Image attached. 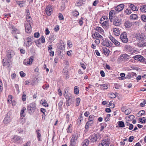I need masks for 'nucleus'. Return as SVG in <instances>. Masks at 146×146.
Segmentation results:
<instances>
[{
	"label": "nucleus",
	"instance_id": "nucleus-1",
	"mask_svg": "<svg viewBox=\"0 0 146 146\" xmlns=\"http://www.w3.org/2000/svg\"><path fill=\"white\" fill-rule=\"evenodd\" d=\"M80 136V134L79 133L75 132L72 136V138L70 141V144L69 146H75L76 142L78 138Z\"/></svg>",
	"mask_w": 146,
	"mask_h": 146
},
{
	"label": "nucleus",
	"instance_id": "nucleus-2",
	"mask_svg": "<svg viewBox=\"0 0 146 146\" xmlns=\"http://www.w3.org/2000/svg\"><path fill=\"white\" fill-rule=\"evenodd\" d=\"M101 138L100 135L99 133L94 134L89 137V139L91 140V142H94L99 140Z\"/></svg>",
	"mask_w": 146,
	"mask_h": 146
},
{
	"label": "nucleus",
	"instance_id": "nucleus-3",
	"mask_svg": "<svg viewBox=\"0 0 146 146\" xmlns=\"http://www.w3.org/2000/svg\"><path fill=\"white\" fill-rule=\"evenodd\" d=\"M134 37L137 40L143 41L146 39V37L144 34L141 33H134Z\"/></svg>",
	"mask_w": 146,
	"mask_h": 146
},
{
	"label": "nucleus",
	"instance_id": "nucleus-4",
	"mask_svg": "<svg viewBox=\"0 0 146 146\" xmlns=\"http://www.w3.org/2000/svg\"><path fill=\"white\" fill-rule=\"evenodd\" d=\"M36 109V106L35 103H32L30 104L28 107V112L30 114H32L35 111Z\"/></svg>",
	"mask_w": 146,
	"mask_h": 146
},
{
	"label": "nucleus",
	"instance_id": "nucleus-5",
	"mask_svg": "<svg viewBox=\"0 0 146 146\" xmlns=\"http://www.w3.org/2000/svg\"><path fill=\"white\" fill-rule=\"evenodd\" d=\"M122 20L119 17H115L113 19L112 21L114 25L119 26L121 24Z\"/></svg>",
	"mask_w": 146,
	"mask_h": 146
},
{
	"label": "nucleus",
	"instance_id": "nucleus-6",
	"mask_svg": "<svg viewBox=\"0 0 146 146\" xmlns=\"http://www.w3.org/2000/svg\"><path fill=\"white\" fill-rule=\"evenodd\" d=\"M110 143V139L106 137L102 141L101 144H99L98 146H109Z\"/></svg>",
	"mask_w": 146,
	"mask_h": 146
},
{
	"label": "nucleus",
	"instance_id": "nucleus-7",
	"mask_svg": "<svg viewBox=\"0 0 146 146\" xmlns=\"http://www.w3.org/2000/svg\"><path fill=\"white\" fill-rule=\"evenodd\" d=\"M11 33L16 38L18 39L17 36L15 35H16L20 34V31L19 30L17 29L15 27L13 26H12V28L11 30Z\"/></svg>",
	"mask_w": 146,
	"mask_h": 146
},
{
	"label": "nucleus",
	"instance_id": "nucleus-8",
	"mask_svg": "<svg viewBox=\"0 0 146 146\" xmlns=\"http://www.w3.org/2000/svg\"><path fill=\"white\" fill-rule=\"evenodd\" d=\"M120 38L123 43H126L128 42V39L127 37V34L126 33H123L121 35Z\"/></svg>",
	"mask_w": 146,
	"mask_h": 146
},
{
	"label": "nucleus",
	"instance_id": "nucleus-9",
	"mask_svg": "<svg viewBox=\"0 0 146 146\" xmlns=\"http://www.w3.org/2000/svg\"><path fill=\"white\" fill-rule=\"evenodd\" d=\"M25 27L26 32L27 33H30L31 31V26L30 23H25Z\"/></svg>",
	"mask_w": 146,
	"mask_h": 146
},
{
	"label": "nucleus",
	"instance_id": "nucleus-10",
	"mask_svg": "<svg viewBox=\"0 0 146 146\" xmlns=\"http://www.w3.org/2000/svg\"><path fill=\"white\" fill-rule=\"evenodd\" d=\"M129 55L127 54H123L120 56L118 59L122 61H125L129 59Z\"/></svg>",
	"mask_w": 146,
	"mask_h": 146
},
{
	"label": "nucleus",
	"instance_id": "nucleus-11",
	"mask_svg": "<svg viewBox=\"0 0 146 146\" xmlns=\"http://www.w3.org/2000/svg\"><path fill=\"white\" fill-rule=\"evenodd\" d=\"M45 11L48 15L50 16L51 15L52 13V9L51 5H48L46 7Z\"/></svg>",
	"mask_w": 146,
	"mask_h": 146
},
{
	"label": "nucleus",
	"instance_id": "nucleus-12",
	"mask_svg": "<svg viewBox=\"0 0 146 146\" xmlns=\"http://www.w3.org/2000/svg\"><path fill=\"white\" fill-rule=\"evenodd\" d=\"M102 44L103 45L109 47H111L113 44L112 43L108 40H104Z\"/></svg>",
	"mask_w": 146,
	"mask_h": 146
},
{
	"label": "nucleus",
	"instance_id": "nucleus-13",
	"mask_svg": "<svg viewBox=\"0 0 146 146\" xmlns=\"http://www.w3.org/2000/svg\"><path fill=\"white\" fill-rule=\"evenodd\" d=\"M92 37L94 38H100L102 40L103 38L102 36L100 35L98 32H95L92 35Z\"/></svg>",
	"mask_w": 146,
	"mask_h": 146
},
{
	"label": "nucleus",
	"instance_id": "nucleus-14",
	"mask_svg": "<svg viewBox=\"0 0 146 146\" xmlns=\"http://www.w3.org/2000/svg\"><path fill=\"white\" fill-rule=\"evenodd\" d=\"M115 11L114 10H111L109 12V17L110 21L112 22L113 17L115 16Z\"/></svg>",
	"mask_w": 146,
	"mask_h": 146
},
{
	"label": "nucleus",
	"instance_id": "nucleus-15",
	"mask_svg": "<svg viewBox=\"0 0 146 146\" xmlns=\"http://www.w3.org/2000/svg\"><path fill=\"white\" fill-rule=\"evenodd\" d=\"M133 57L135 60H137L141 62L145 61V58L143 56H141L140 55H137L134 56Z\"/></svg>",
	"mask_w": 146,
	"mask_h": 146
},
{
	"label": "nucleus",
	"instance_id": "nucleus-16",
	"mask_svg": "<svg viewBox=\"0 0 146 146\" xmlns=\"http://www.w3.org/2000/svg\"><path fill=\"white\" fill-rule=\"evenodd\" d=\"M109 38L111 41L115 46H118L120 45V43L112 36H111L110 37H109Z\"/></svg>",
	"mask_w": 146,
	"mask_h": 146
},
{
	"label": "nucleus",
	"instance_id": "nucleus-17",
	"mask_svg": "<svg viewBox=\"0 0 146 146\" xmlns=\"http://www.w3.org/2000/svg\"><path fill=\"white\" fill-rule=\"evenodd\" d=\"M124 5L123 4H120L117 5L115 8V9L118 12H119L122 11L124 8Z\"/></svg>",
	"mask_w": 146,
	"mask_h": 146
},
{
	"label": "nucleus",
	"instance_id": "nucleus-18",
	"mask_svg": "<svg viewBox=\"0 0 146 146\" xmlns=\"http://www.w3.org/2000/svg\"><path fill=\"white\" fill-rule=\"evenodd\" d=\"M9 58H8V59H4L3 60V65L4 66H6L8 68L9 66Z\"/></svg>",
	"mask_w": 146,
	"mask_h": 146
},
{
	"label": "nucleus",
	"instance_id": "nucleus-19",
	"mask_svg": "<svg viewBox=\"0 0 146 146\" xmlns=\"http://www.w3.org/2000/svg\"><path fill=\"white\" fill-rule=\"evenodd\" d=\"M100 24H101L102 26L104 29H107L109 27V25L108 22H102V23H100Z\"/></svg>",
	"mask_w": 146,
	"mask_h": 146
},
{
	"label": "nucleus",
	"instance_id": "nucleus-20",
	"mask_svg": "<svg viewBox=\"0 0 146 146\" xmlns=\"http://www.w3.org/2000/svg\"><path fill=\"white\" fill-rule=\"evenodd\" d=\"M113 31L115 35L116 36H118L120 34V31L119 29L118 28H113Z\"/></svg>",
	"mask_w": 146,
	"mask_h": 146
},
{
	"label": "nucleus",
	"instance_id": "nucleus-21",
	"mask_svg": "<svg viewBox=\"0 0 146 146\" xmlns=\"http://www.w3.org/2000/svg\"><path fill=\"white\" fill-rule=\"evenodd\" d=\"M26 110V108L25 107L23 108L21 110V111L20 114L22 117H23L25 116Z\"/></svg>",
	"mask_w": 146,
	"mask_h": 146
},
{
	"label": "nucleus",
	"instance_id": "nucleus-22",
	"mask_svg": "<svg viewBox=\"0 0 146 146\" xmlns=\"http://www.w3.org/2000/svg\"><path fill=\"white\" fill-rule=\"evenodd\" d=\"M95 29L98 32H99L102 34H103L104 33V30L100 27H96Z\"/></svg>",
	"mask_w": 146,
	"mask_h": 146
},
{
	"label": "nucleus",
	"instance_id": "nucleus-23",
	"mask_svg": "<svg viewBox=\"0 0 146 146\" xmlns=\"http://www.w3.org/2000/svg\"><path fill=\"white\" fill-rule=\"evenodd\" d=\"M40 103L45 107H47L48 106V105L47 102L44 99H42L40 101Z\"/></svg>",
	"mask_w": 146,
	"mask_h": 146
},
{
	"label": "nucleus",
	"instance_id": "nucleus-24",
	"mask_svg": "<svg viewBox=\"0 0 146 146\" xmlns=\"http://www.w3.org/2000/svg\"><path fill=\"white\" fill-rule=\"evenodd\" d=\"M25 2L24 1H17V3L21 7H23L25 5Z\"/></svg>",
	"mask_w": 146,
	"mask_h": 146
},
{
	"label": "nucleus",
	"instance_id": "nucleus-25",
	"mask_svg": "<svg viewBox=\"0 0 146 146\" xmlns=\"http://www.w3.org/2000/svg\"><path fill=\"white\" fill-rule=\"evenodd\" d=\"M108 84H103L100 85V88L103 90H106L108 88Z\"/></svg>",
	"mask_w": 146,
	"mask_h": 146
},
{
	"label": "nucleus",
	"instance_id": "nucleus-26",
	"mask_svg": "<svg viewBox=\"0 0 146 146\" xmlns=\"http://www.w3.org/2000/svg\"><path fill=\"white\" fill-rule=\"evenodd\" d=\"M67 90V88H66L65 89V97L67 99V101H70V99H71L72 98V97L71 96V95L70 96H68L67 95V94L66 93V90Z\"/></svg>",
	"mask_w": 146,
	"mask_h": 146
},
{
	"label": "nucleus",
	"instance_id": "nucleus-27",
	"mask_svg": "<svg viewBox=\"0 0 146 146\" xmlns=\"http://www.w3.org/2000/svg\"><path fill=\"white\" fill-rule=\"evenodd\" d=\"M106 21L108 22V19L106 16H104L101 18L100 23H102L103 22H106Z\"/></svg>",
	"mask_w": 146,
	"mask_h": 146
},
{
	"label": "nucleus",
	"instance_id": "nucleus-28",
	"mask_svg": "<svg viewBox=\"0 0 146 146\" xmlns=\"http://www.w3.org/2000/svg\"><path fill=\"white\" fill-rule=\"evenodd\" d=\"M89 143V140L88 139L84 140L82 143V146H88Z\"/></svg>",
	"mask_w": 146,
	"mask_h": 146
},
{
	"label": "nucleus",
	"instance_id": "nucleus-29",
	"mask_svg": "<svg viewBox=\"0 0 146 146\" xmlns=\"http://www.w3.org/2000/svg\"><path fill=\"white\" fill-rule=\"evenodd\" d=\"M40 130L39 129H37L36 130V132L37 135V137L38 139V141H41L40 138H41V134L40 132Z\"/></svg>",
	"mask_w": 146,
	"mask_h": 146
},
{
	"label": "nucleus",
	"instance_id": "nucleus-30",
	"mask_svg": "<svg viewBox=\"0 0 146 146\" xmlns=\"http://www.w3.org/2000/svg\"><path fill=\"white\" fill-rule=\"evenodd\" d=\"M143 41L139 42L137 43V45L139 46L144 47L146 46V42H144Z\"/></svg>",
	"mask_w": 146,
	"mask_h": 146
},
{
	"label": "nucleus",
	"instance_id": "nucleus-31",
	"mask_svg": "<svg viewBox=\"0 0 146 146\" xmlns=\"http://www.w3.org/2000/svg\"><path fill=\"white\" fill-rule=\"evenodd\" d=\"M103 52L104 54L106 55H108L110 52L109 49H108L106 47H103Z\"/></svg>",
	"mask_w": 146,
	"mask_h": 146
},
{
	"label": "nucleus",
	"instance_id": "nucleus-32",
	"mask_svg": "<svg viewBox=\"0 0 146 146\" xmlns=\"http://www.w3.org/2000/svg\"><path fill=\"white\" fill-rule=\"evenodd\" d=\"M129 7L130 9H131L132 11H137V7L135 6L133 4H131L129 5Z\"/></svg>",
	"mask_w": 146,
	"mask_h": 146
},
{
	"label": "nucleus",
	"instance_id": "nucleus-33",
	"mask_svg": "<svg viewBox=\"0 0 146 146\" xmlns=\"http://www.w3.org/2000/svg\"><path fill=\"white\" fill-rule=\"evenodd\" d=\"M9 117L8 116V113H7L3 121L5 124H7L9 123Z\"/></svg>",
	"mask_w": 146,
	"mask_h": 146
},
{
	"label": "nucleus",
	"instance_id": "nucleus-34",
	"mask_svg": "<svg viewBox=\"0 0 146 146\" xmlns=\"http://www.w3.org/2000/svg\"><path fill=\"white\" fill-rule=\"evenodd\" d=\"M94 117L95 116L92 115H90L88 119V120L89 121H88L93 124V121L94 119Z\"/></svg>",
	"mask_w": 146,
	"mask_h": 146
},
{
	"label": "nucleus",
	"instance_id": "nucleus-35",
	"mask_svg": "<svg viewBox=\"0 0 146 146\" xmlns=\"http://www.w3.org/2000/svg\"><path fill=\"white\" fill-rule=\"evenodd\" d=\"M125 26L127 28H129L131 27L132 25L131 23L129 21H126L124 23Z\"/></svg>",
	"mask_w": 146,
	"mask_h": 146
},
{
	"label": "nucleus",
	"instance_id": "nucleus-36",
	"mask_svg": "<svg viewBox=\"0 0 146 146\" xmlns=\"http://www.w3.org/2000/svg\"><path fill=\"white\" fill-rule=\"evenodd\" d=\"M141 11L142 12H146V5H143L140 8Z\"/></svg>",
	"mask_w": 146,
	"mask_h": 146
},
{
	"label": "nucleus",
	"instance_id": "nucleus-37",
	"mask_svg": "<svg viewBox=\"0 0 146 146\" xmlns=\"http://www.w3.org/2000/svg\"><path fill=\"white\" fill-rule=\"evenodd\" d=\"M118 124L120 127H123L125 126L124 122L122 121H119L118 122Z\"/></svg>",
	"mask_w": 146,
	"mask_h": 146
},
{
	"label": "nucleus",
	"instance_id": "nucleus-38",
	"mask_svg": "<svg viewBox=\"0 0 146 146\" xmlns=\"http://www.w3.org/2000/svg\"><path fill=\"white\" fill-rule=\"evenodd\" d=\"M130 17L131 19L135 20L137 18V16L135 14H132L131 15Z\"/></svg>",
	"mask_w": 146,
	"mask_h": 146
},
{
	"label": "nucleus",
	"instance_id": "nucleus-39",
	"mask_svg": "<svg viewBox=\"0 0 146 146\" xmlns=\"http://www.w3.org/2000/svg\"><path fill=\"white\" fill-rule=\"evenodd\" d=\"M92 124V123L90 122L89 121L87 122L86 123V125L85 126V129H88L89 126H91Z\"/></svg>",
	"mask_w": 146,
	"mask_h": 146
},
{
	"label": "nucleus",
	"instance_id": "nucleus-40",
	"mask_svg": "<svg viewBox=\"0 0 146 146\" xmlns=\"http://www.w3.org/2000/svg\"><path fill=\"white\" fill-rule=\"evenodd\" d=\"M80 100H81L80 98H76V106H78L79 105L80 102Z\"/></svg>",
	"mask_w": 146,
	"mask_h": 146
},
{
	"label": "nucleus",
	"instance_id": "nucleus-41",
	"mask_svg": "<svg viewBox=\"0 0 146 146\" xmlns=\"http://www.w3.org/2000/svg\"><path fill=\"white\" fill-rule=\"evenodd\" d=\"M33 39L34 38L33 36H30L26 38V40L27 41H29L33 42Z\"/></svg>",
	"mask_w": 146,
	"mask_h": 146
},
{
	"label": "nucleus",
	"instance_id": "nucleus-42",
	"mask_svg": "<svg viewBox=\"0 0 146 146\" xmlns=\"http://www.w3.org/2000/svg\"><path fill=\"white\" fill-rule=\"evenodd\" d=\"M74 93L76 94H79V89L77 88V87L75 86L74 87Z\"/></svg>",
	"mask_w": 146,
	"mask_h": 146
},
{
	"label": "nucleus",
	"instance_id": "nucleus-43",
	"mask_svg": "<svg viewBox=\"0 0 146 146\" xmlns=\"http://www.w3.org/2000/svg\"><path fill=\"white\" fill-rule=\"evenodd\" d=\"M39 40L42 43H44L45 42V38L43 36H41V37L39 38Z\"/></svg>",
	"mask_w": 146,
	"mask_h": 146
},
{
	"label": "nucleus",
	"instance_id": "nucleus-44",
	"mask_svg": "<svg viewBox=\"0 0 146 146\" xmlns=\"http://www.w3.org/2000/svg\"><path fill=\"white\" fill-rule=\"evenodd\" d=\"M109 97L111 98H115L116 97L115 95L113 93H111L109 94Z\"/></svg>",
	"mask_w": 146,
	"mask_h": 146
},
{
	"label": "nucleus",
	"instance_id": "nucleus-45",
	"mask_svg": "<svg viewBox=\"0 0 146 146\" xmlns=\"http://www.w3.org/2000/svg\"><path fill=\"white\" fill-rule=\"evenodd\" d=\"M23 64L25 65H27V64L30 65L32 63H31L27 59H25L24 60L23 62Z\"/></svg>",
	"mask_w": 146,
	"mask_h": 146
},
{
	"label": "nucleus",
	"instance_id": "nucleus-46",
	"mask_svg": "<svg viewBox=\"0 0 146 146\" xmlns=\"http://www.w3.org/2000/svg\"><path fill=\"white\" fill-rule=\"evenodd\" d=\"M72 15L75 16L77 17L79 15V13L77 11H74L72 12Z\"/></svg>",
	"mask_w": 146,
	"mask_h": 146
},
{
	"label": "nucleus",
	"instance_id": "nucleus-47",
	"mask_svg": "<svg viewBox=\"0 0 146 146\" xmlns=\"http://www.w3.org/2000/svg\"><path fill=\"white\" fill-rule=\"evenodd\" d=\"M131 112V110L129 109H127L125 111V113L126 115H128Z\"/></svg>",
	"mask_w": 146,
	"mask_h": 146
},
{
	"label": "nucleus",
	"instance_id": "nucleus-48",
	"mask_svg": "<svg viewBox=\"0 0 146 146\" xmlns=\"http://www.w3.org/2000/svg\"><path fill=\"white\" fill-rule=\"evenodd\" d=\"M13 139L16 141H18L20 140L21 137L19 136L16 135L13 138Z\"/></svg>",
	"mask_w": 146,
	"mask_h": 146
},
{
	"label": "nucleus",
	"instance_id": "nucleus-49",
	"mask_svg": "<svg viewBox=\"0 0 146 146\" xmlns=\"http://www.w3.org/2000/svg\"><path fill=\"white\" fill-rule=\"evenodd\" d=\"M33 42L29 41H27L26 43V46H29L30 45H31Z\"/></svg>",
	"mask_w": 146,
	"mask_h": 146
},
{
	"label": "nucleus",
	"instance_id": "nucleus-50",
	"mask_svg": "<svg viewBox=\"0 0 146 146\" xmlns=\"http://www.w3.org/2000/svg\"><path fill=\"white\" fill-rule=\"evenodd\" d=\"M71 124H70L69 126L68 129H67V132L68 133H70L71 132V129L70 128V127H72Z\"/></svg>",
	"mask_w": 146,
	"mask_h": 146
},
{
	"label": "nucleus",
	"instance_id": "nucleus-51",
	"mask_svg": "<svg viewBox=\"0 0 146 146\" xmlns=\"http://www.w3.org/2000/svg\"><path fill=\"white\" fill-rule=\"evenodd\" d=\"M125 12L127 14H130L131 13L130 9H127L125 11Z\"/></svg>",
	"mask_w": 146,
	"mask_h": 146
},
{
	"label": "nucleus",
	"instance_id": "nucleus-52",
	"mask_svg": "<svg viewBox=\"0 0 146 146\" xmlns=\"http://www.w3.org/2000/svg\"><path fill=\"white\" fill-rule=\"evenodd\" d=\"M58 18L60 20H63L64 19L63 15L61 13H59V14Z\"/></svg>",
	"mask_w": 146,
	"mask_h": 146
},
{
	"label": "nucleus",
	"instance_id": "nucleus-53",
	"mask_svg": "<svg viewBox=\"0 0 146 146\" xmlns=\"http://www.w3.org/2000/svg\"><path fill=\"white\" fill-rule=\"evenodd\" d=\"M34 58V56H32L30 57L29 60H28L31 63H32L33 61Z\"/></svg>",
	"mask_w": 146,
	"mask_h": 146
},
{
	"label": "nucleus",
	"instance_id": "nucleus-54",
	"mask_svg": "<svg viewBox=\"0 0 146 146\" xmlns=\"http://www.w3.org/2000/svg\"><path fill=\"white\" fill-rule=\"evenodd\" d=\"M141 18L143 21L146 22V15H142L141 16Z\"/></svg>",
	"mask_w": 146,
	"mask_h": 146
},
{
	"label": "nucleus",
	"instance_id": "nucleus-55",
	"mask_svg": "<svg viewBox=\"0 0 146 146\" xmlns=\"http://www.w3.org/2000/svg\"><path fill=\"white\" fill-rule=\"evenodd\" d=\"M82 114H81V115L79 117L78 119V121H79L80 122V123L81 121L83 120V117L82 116ZM79 122V121H78Z\"/></svg>",
	"mask_w": 146,
	"mask_h": 146
},
{
	"label": "nucleus",
	"instance_id": "nucleus-56",
	"mask_svg": "<svg viewBox=\"0 0 146 146\" xmlns=\"http://www.w3.org/2000/svg\"><path fill=\"white\" fill-rule=\"evenodd\" d=\"M29 11L28 10H27L26 11V12L27 13V14L26 15V18H31L29 12Z\"/></svg>",
	"mask_w": 146,
	"mask_h": 146
},
{
	"label": "nucleus",
	"instance_id": "nucleus-57",
	"mask_svg": "<svg viewBox=\"0 0 146 146\" xmlns=\"http://www.w3.org/2000/svg\"><path fill=\"white\" fill-rule=\"evenodd\" d=\"M20 74L22 77L25 76L26 75L24 73L23 71H21L20 72Z\"/></svg>",
	"mask_w": 146,
	"mask_h": 146
},
{
	"label": "nucleus",
	"instance_id": "nucleus-58",
	"mask_svg": "<svg viewBox=\"0 0 146 146\" xmlns=\"http://www.w3.org/2000/svg\"><path fill=\"white\" fill-rule=\"evenodd\" d=\"M34 36L36 38H38L40 36V34L39 33H36L34 35Z\"/></svg>",
	"mask_w": 146,
	"mask_h": 146
},
{
	"label": "nucleus",
	"instance_id": "nucleus-59",
	"mask_svg": "<svg viewBox=\"0 0 146 146\" xmlns=\"http://www.w3.org/2000/svg\"><path fill=\"white\" fill-rule=\"evenodd\" d=\"M49 87V85L48 84H45L42 86V88L44 89L47 90Z\"/></svg>",
	"mask_w": 146,
	"mask_h": 146
},
{
	"label": "nucleus",
	"instance_id": "nucleus-60",
	"mask_svg": "<svg viewBox=\"0 0 146 146\" xmlns=\"http://www.w3.org/2000/svg\"><path fill=\"white\" fill-rule=\"evenodd\" d=\"M96 40L95 41V42L97 44H99L100 42L101 39L100 38H96Z\"/></svg>",
	"mask_w": 146,
	"mask_h": 146
},
{
	"label": "nucleus",
	"instance_id": "nucleus-61",
	"mask_svg": "<svg viewBox=\"0 0 146 146\" xmlns=\"http://www.w3.org/2000/svg\"><path fill=\"white\" fill-rule=\"evenodd\" d=\"M26 95L25 94H24L23 93V96H22L23 101H25L26 100Z\"/></svg>",
	"mask_w": 146,
	"mask_h": 146
},
{
	"label": "nucleus",
	"instance_id": "nucleus-62",
	"mask_svg": "<svg viewBox=\"0 0 146 146\" xmlns=\"http://www.w3.org/2000/svg\"><path fill=\"white\" fill-rule=\"evenodd\" d=\"M130 120H133L135 118V116L133 115H130L128 116Z\"/></svg>",
	"mask_w": 146,
	"mask_h": 146
},
{
	"label": "nucleus",
	"instance_id": "nucleus-63",
	"mask_svg": "<svg viewBox=\"0 0 146 146\" xmlns=\"http://www.w3.org/2000/svg\"><path fill=\"white\" fill-rule=\"evenodd\" d=\"M15 87L16 88L17 90V91L18 93H19L20 92V91L18 85L17 84H15Z\"/></svg>",
	"mask_w": 146,
	"mask_h": 146
},
{
	"label": "nucleus",
	"instance_id": "nucleus-64",
	"mask_svg": "<svg viewBox=\"0 0 146 146\" xmlns=\"http://www.w3.org/2000/svg\"><path fill=\"white\" fill-rule=\"evenodd\" d=\"M133 139H134L133 136H131L129 137V142H132L133 141Z\"/></svg>",
	"mask_w": 146,
	"mask_h": 146
}]
</instances>
